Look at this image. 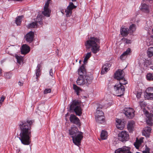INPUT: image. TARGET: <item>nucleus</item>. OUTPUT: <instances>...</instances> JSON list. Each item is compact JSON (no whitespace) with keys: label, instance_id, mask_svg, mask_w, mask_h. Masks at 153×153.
Segmentation results:
<instances>
[{"label":"nucleus","instance_id":"nucleus-28","mask_svg":"<svg viewBox=\"0 0 153 153\" xmlns=\"http://www.w3.org/2000/svg\"><path fill=\"white\" fill-rule=\"evenodd\" d=\"M23 17V16H17L16 18V20H15V23L17 25H20L22 22V19Z\"/></svg>","mask_w":153,"mask_h":153},{"label":"nucleus","instance_id":"nucleus-50","mask_svg":"<svg viewBox=\"0 0 153 153\" xmlns=\"http://www.w3.org/2000/svg\"><path fill=\"white\" fill-rule=\"evenodd\" d=\"M122 39H124V41H126V42L127 44H128L129 43H130V42H129V41H130V40H128L126 38H123Z\"/></svg>","mask_w":153,"mask_h":153},{"label":"nucleus","instance_id":"nucleus-37","mask_svg":"<svg viewBox=\"0 0 153 153\" xmlns=\"http://www.w3.org/2000/svg\"><path fill=\"white\" fill-rule=\"evenodd\" d=\"M15 57L17 59V62L19 64H20L21 62L22 61V58L17 55H16Z\"/></svg>","mask_w":153,"mask_h":153},{"label":"nucleus","instance_id":"nucleus-38","mask_svg":"<svg viewBox=\"0 0 153 153\" xmlns=\"http://www.w3.org/2000/svg\"><path fill=\"white\" fill-rule=\"evenodd\" d=\"M138 103L141 108L145 107L146 106L145 103L143 101L139 102Z\"/></svg>","mask_w":153,"mask_h":153},{"label":"nucleus","instance_id":"nucleus-36","mask_svg":"<svg viewBox=\"0 0 153 153\" xmlns=\"http://www.w3.org/2000/svg\"><path fill=\"white\" fill-rule=\"evenodd\" d=\"M96 119L97 121H98L99 123H101V121H102V122H104V118L103 116H101L98 117H96Z\"/></svg>","mask_w":153,"mask_h":153},{"label":"nucleus","instance_id":"nucleus-55","mask_svg":"<svg viewBox=\"0 0 153 153\" xmlns=\"http://www.w3.org/2000/svg\"><path fill=\"white\" fill-rule=\"evenodd\" d=\"M61 12H62V13L63 14H64V10H62L61 11Z\"/></svg>","mask_w":153,"mask_h":153},{"label":"nucleus","instance_id":"nucleus-4","mask_svg":"<svg viewBox=\"0 0 153 153\" xmlns=\"http://www.w3.org/2000/svg\"><path fill=\"white\" fill-rule=\"evenodd\" d=\"M85 44L86 48L88 49L91 48L92 52L94 54L100 51V39L99 38L91 37Z\"/></svg>","mask_w":153,"mask_h":153},{"label":"nucleus","instance_id":"nucleus-48","mask_svg":"<svg viewBox=\"0 0 153 153\" xmlns=\"http://www.w3.org/2000/svg\"><path fill=\"white\" fill-rule=\"evenodd\" d=\"M105 106V104H99V106L98 107H99L100 106V107H103L102 108V109L104 108H106V106Z\"/></svg>","mask_w":153,"mask_h":153},{"label":"nucleus","instance_id":"nucleus-20","mask_svg":"<svg viewBox=\"0 0 153 153\" xmlns=\"http://www.w3.org/2000/svg\"><path fill=\"white\" fill-rule=\"evenodd\" d=\"M143 137L140 138L139 140L137 138L135 142L134 143V146L137 149H138L141 145V143L143 142Z\"/></svg>","mask_w":153,"mask_h":153},{"label":"nucleus","instance_id":"nucleus-43","mask_svg":"<svg viewBox=\"0 0 153 153\" xmlns=\"http://www.w3.org/2000/svg\"><path fill=\"white\" fill-rule=\"evenodd\" d=\"M50 1L51 0H48L47 2L45 4L44 8H48L49 4H50Z\"/></svg>","mask_w":153,"mask_h":153},{"label":"nucleus","instance_id":"nucleus-13","mask_svg":"<svg viewBox=\"0 0 153 153\" xmlns=\"http://www.w3.org/2000/svg\"><path fill=\"white\" fill-rule=\"evenodd\" d=\"M38 24H39L40 25L42 24V19L41 18L37 17L36 19V22H33L28 25V27L29 28H34L35 26H37Z\"/></svg>","mask_w":153,"mask_h":153},{"label":"nucleus","instance_id":"nucleus-6","mask_svg":"<svg viewBox=\"0 0 153 153\" xmlns=\"http://www.w3.org/2000/svg\"><path fill=\"white\" fill-rule=\"evenodd\" d=\"M114 91L115 95L118 97H121L123 95L125 92V88L121 84H116L114 86Z\"/></svg>","mask_w":153,"mask_h":153},{"label":"nucleus","instance_id":"nucleus-58","mask_svg":"<svg viewBox=\"0 0 153 153\" xmlns=\"http://www.w3.org/2000/svg\"><path fill=\"white\" fill-rule=\"evenodd\" d=\"M80 62H81V61H80H80H79V63H80Z\"/></svg>","mask_w":153,"mask_h":153},{"label":"nucleus","instance_id":"nucleus-41","mask_svg":"<svg viewBox=\"0 0 153 153\" xmlns=\"http://www.w3.org/2000/svg\"><path fill=\"white\" fill-rule=\"evenodd\" d=\"M51 88H46L45 90L44 91V94H46L51 93Z\"/></svg>","mask_w":153,"mask_h":153},{"label":"nucleus","instance_id":"nucleus-5","mask_svg":"<svg viewBox=\"0 0 153 153\" xmlns=\"http://www.w3.org/2000/svg\"><path fill=\"white\" fill-rule=\"evenodd\" d=\"M81 104V102L76 100H73L70 107V110H74L76 115L80 116L82 114Z\"/></svg>","mask_w":153,"mask_h":153},{"label":"nucleus","instance_id":"nucleus-29","mask_svg":"<svg viewBox=\"0 0 153 153\" xmlns=\"http://www.w3.org/2000/svg\"><path fill=\"white\" fill-rule=\"evenodd\" d=\"M151 64V62L148 60H146V59H145L144 62V68H146L147 67L150 65Z\"/></svg>","mask_w":153,"mask_h":153},{"label":"nucleus","instance_id":"nucleus-32","mask_svg":"<svg viewBox=\"0 0 153 153\" xmlns=\"http://www.w3.org/2000/svg\"><path fill=\"white\" fill-rule=\"evenodd\" d=\"M147 79L149 81H153V75L151 73H148L146 76Z\"/></svg>","mask_w":153,"mask_h":153},{"label":"nucleus","instance_id":"nucleus-27","mask_svg":"<svg viewBox=\"0 0 153 153\" xmlns=\"http://www.w3.org/2000/svg\"><path fill=\"white\" fill-rule=\"evenodd\" d=\"M147 54L149 57L151 58L153 56V47L148 48L147 51Z\"/></svg>","mask_w":153,"mask_h":153},{"label":"nucleus","instance_id":"nucleus-26","mask_svg":"<svg viewBox=\"0 0 153 153\" xmlns=\"http://www.w3.org/2000/svg\"><path fill=\"white\" fill-rule=\"evenodd\" d=\"M108 137V133L105 130H102L100 134V137L102 140H105Z\"/></svg>","mask_w":153,"mask_h":153},{"label":"nucleus","instance_id":"nucleus-19","mask_svg":"<svg viewBox=\"0 0 153 153\" xmlns=\"http://www.w3.org/2000/svg\"><path fill=\"white\" fill-rule=\"evenodd\" d=\"M135 126V123L134 121L131 120L128 122L127 125V128L129 132H132Z\"/></svg>","mask_w":153,"mask_h":153},{"label":"nucleus","instance_id":"nucleus-47","mask_svg":"<svg viewBox=\"0 0 153 153\" xmlns=\"http://www.w3.org/2000/svg\"><path fill=\"white\" fill-rule=\"evenodd\" d=\"M141 95V92H138L137 93L136 96L138 98H139L140 97Z\"/></svg>","mask_w":153,"mask_h":153},{"label":"nucleus","instance_id":"nucleus-44","mask_svg":"<svg viewBox=\"0 0 153 153\" xmlns=\"http://www.w3.org/2000/svg\"><path fill=\"white\" fill-rule=\"evenodd\" d=\"M5 99V97L4 96H2L0 100V104L1 105L3 102H4Z\"/></svg>","mask_w":153,"mask_h":153},{"label":"nucleus","instance_id":"nucleus-9","mask_svg":"<svg viewBox=\"0 0 153 153\" xmlns=\"http://www.w3.org/2000/svg\"><path fill=\"white\" fill-rule=\"evenodd\" d=\"M124 114L129 119H132L134 116V110L131 108H126L124 110Z\"/></svg>","mask_w":153,"mask_h":153},{"label":"nucleus","instance_id":"nucleus-49","mask_svg":"<svg viewBox=\"0 0 153 153\" xmlns=\"http://www.w3.org/2000/svg\"><path fill=\"white\" fill-rule=\"evenodd\" d=\"M42 65L41 64H38L36 70H40V68L41 67Z\"/></svg>","mask_w":153,"mask_h":153},{"label":"nucleus","instance_id":"nucleus-12","mask_svg":"<svg viewBox=\"0 0 153 153\" xmlns=\"http://www.w3.org/2000/svg\"><path fill=\"white\" fill-rule=\"evenodd\" d=\"M34 33L30 31L27 33L24 36L26 41L29 43H31L33 42L34 38Z\"/></svg>","mask_w":153,"mask_h":153},{"label":"nucleus","instance_id":"nucleus-45","mask_svg":"<svg viewBox=\"0 0 153 153\" xmlns=\"http://www.w3.org/2000/svg\"><path fill=\"white\" fill-rule=\"evenodd\" d=\"M150 149L148 148H146L145 150L143 152V153H150Z\"/></svg>","mask_w":153,"mask_h":153},{"label":"nucleus","instance_id":"nucleus-11","mask_svg":"<svg viewBox=\"0 0 153 153\" xmlns=\"http://www.w3.org/2000/svg\"><path fill=\"white\" fill-rule=\"evenodd\" d=\"M144 97L148 100L153 99V88H148L147 89Z\"/></svg>","mask_w":153,"mask_h":153},{"label":"nucleus","instance_id":"nucleus-56","mask_svg":"<svg viewBox=\"0 0 153 153\" xmlns=\"http://www.w3.org/2000/svg\"><path fill=\"white\" fill-rule=\"evenodd\" d=\"M151 68L153 70V66H151Z\"/></svg>","mask_w":153,"mask_h":153},{"label":"nucleus","instance_id":"nucleus-10","mask_svg":"<svg viewBox=\"0 0 153 153\" xmlns=\"http://www.w3.org/2000/svg\"><path fill=\"white\" fill-rule=\"evenodd\" d=\"M130 147L124 146L118 148L115 151V153H132L130 151Z\"/></svg>","mask_w":153,"mask_h":153},{"label":"nucleus","instance_id":"nucleus-53","mask_svg":"<svg viewBox=\"0 0 153 153\" xmlns=\"http://www.w3.org/2000/svg\"><path fill=\"white\" fill-rule=\"evenodd\" d=\"M59 52V50L58 49H57V50L56 51V52L57 53V54L58 55V53Z\"/></svg>","mask_w":153,"mask_h":153},{"label":"nucleus","instance_id":"nucleus-35","mask_svg":"<svg viewBox=\"0 0 153 153\" xmlns=\"http://www.w3.org/2000/svg\"><path fill=\"white\" fill-rule=\"evenodd\" d=\"M116 126L118 129L122 130L123 129L124 127V125L123 123L120 124H117L116 125Z\"/></svg>","mask_w":153,"mask_h":153},{"label":"nucleus","instance_id":"nucleus-7","mask_svg":"<svg viewBox=\"0 0 153 153\" xmlns=\"http://www.w3.org/2000/svg\"><path fill=\"white\" fill-rule=\"evenodd\" d=\"M118 140L122 142L126 141L129 138L128 133L126 131H123L120 132L118 135Z\"/></svg>","mask_w":153,"mask_h":153},{"label":"nucleus","instance_id":"nucleus-30","mask_svg":"<svg viewBox=\"0 0 153 153\" xmlns=\"http://www.w3.org/2000/svg\"><path fill=\"white\" fill-rule=\"evenodd\" d=\"M73 88L76 92L77 95H79V91L81 90V89L75 84L73 85Z\"/></svg>","mask_w":153,"mask_h":153},{"label":"nucleus","instance_id":"nucleus-39","mask_svg":"<svg viewBox=\"0 0 153 153\" xmlns=\"http://www.w3.org/2000/svg\"><path fill=\"white\" fill-rule=\"evenodd\" d=\"M4 76L6 79H10L12 76L11 74L9 73H6L4 74Z\"/></svg>","mask_w":153,"mask_h":153},{"label":"nucleus","instance_id":"nucleus-16","mask_svg":"<svg viewBox=\"0 0 153 153\" xmlns=\"http://www.w3.org/2000/svg\"><path fill=\"white\" fill-rule=\"evenodd\" d=\"M145 114L147 118L146 120L147 124L149 126L152 125L153 123V114H149V112L147 111H146Z\"/></svg>","mask_w":153,"mask_h":153},{"label":"nucleus","instance_id":"nucleus-1","mask_svg":"<svg viewBox=\"0 0 153 153\" xmlns=\"http://www.w3.org/2000/svg\"><path fill=\"white\" fill-rule=\"evenodd\" d=\"M33 122L32 120L27 119L26 121L22 120L19 123L20 133L18 137L23 145H28L31 143V128Z\"/></svg>","mask_w":153,"mask_h":153},{"label":"nucleus","instance_id":"nucleus-23","mask_svg":"<svg viewBox=\"0 0 153 153\" xmlns=\"http://www.w3.org/2000/svg\"><path fill=\"white\" fill-rule=\"evenodd\" d=\"M141 10L145 13H148L149 12V7L145 4L142 5Z\"/></svg>","mask_w":153,"mask_h":153},{"label":"nucleus","instance_id":"nucleus-14","mask_svg":"<svg viewBox=\"0 0 153 153\" xmlns=\"http://www.w3.org/2000/svg\"><path fill=\"white\" fill-rule=\"evenodd\" d=\"M124 76V72L123 70L119 69L114 74V78L118 80L122 78H123Z\"/></svg>","mask_w":153,"mask_h":153},{"label":"nucleus","instance_id":"nucleus-24","mask_svg":"<svg viewBox=\"0 0 153 153\" xmlns=\"http://www.w3.org/2000/svg\"><path fill=\"white\" fill-rule=\"evenodd\" d=\"M131 49L130 48H128L126 50V51L124 52L120 56V59L122 60L124 59L126 56L130 54V53H131Z\"/></svg>","mask_w":153,"mask_h":153},{"label":"nucleus","instance_id":"nucleus-57","mask_svg":"<svg viewBox=\"0 0 153 153\" xmlns=\"http://www.w3.org/2000/svg\"><path fill=\"white\" fill-rule=\"evenodd\" d=\"M73 2H75L76 1V0H71Z\"/></svg>","mask_w":153,"mask_h":153},{"label":"nucleus","instance_id":"nucleus-18","mask_svg":"<svg viewBox=\"0 0 153 153\" xmlns=\"http://www.w3.org/2000/svg\"><path fill=\"white\" fill-rule=\"evenodd\" d=\"M129 29L128 28H125L122 26L120 30V34L123 36H126L129 33Z\"/></svg>","mask_w":153,"mask_h":153},{"label":"nucleus","instance_id":"nucleus-33","mask_svg":"<svg viewBox=\"0 0 153 153\" xmlns=\"http://www.w3.org/2000/svg\"><path fill=\"white\" fill-rule=\"evenodd\" d=\"M129 30L132 33L134 31H135L136 30L135 25L134 24H132L130 25Z\"/></svg>","mask_w":153,"mask_h":153},{"label":"nucleus","instance_id":"nucleus-3","mask_svg":"<svg viewBox=\"0 0 153 153\" xmlns=\"http://www.w3.org/2000/svg\"><path fill=\"white\" fill-rule=\"evenodd\" d=\"M69 134L72 138L73 143L79 146L83 137V133L79 131L75 125H73L69 130Z\"/></svg>","mask_w":153,"mask_h":153},{"label":"nucleus","instance_id":"nucleus-2","mask_svg":"<svg viewBox=\"0 0 153 153\" xmlns=\"http://www.w3.org/2000/svg\"><path fill=\"white\" fill-rule=\"evenodd\" d=\"M78 72L79 75L76 82L78 85H82L85 84L87 85L91 83L93 77L91 75H86V71L84 65H82L79 68Z\"/></svg>","mask_w":153,"mask_h":153},{"label":"nucleus","instance_id":"nucleus-52","mask_svg":"<svg viewBox=\"0 0 153 153\" xmlns=\"http://www.w3.org/2000/svg\"><path fill=\"white\" fill-rule=\"evenodd\" d=\"M18 84L20 86H21L23 85V83L19 81L18 82Z\"/></svg>","mask_w":153,"mask_h":153},{"label":"nucleus","instance_id":"nucleus-46","mask_svg":"<svg viewBox=\"0 0 153 153\" xmlns=\"http://www.w3.org/2000/svg\"><path fill=\"white\" fill-rule=\"evenodd\" d=\"M116 122H117V124H122L123 123V122H122L121 121V120L119 119H117L116 120Z\"/></svg>","mask_w":153,"mask_h":153},{"label":"nucleus","instance_id":"nucleus-40","mask_svg":"<svg viewBox=\"0 0 153 153\" xmlns=\"http://www.w3.org/2000/svg\"><path fill=\"white\" fill-rule=\"evenodd\" d=\"M41 74V71L40 70H36V78L37 79L39 77Z\"/></svg>","mask_w":153,"mask_h":153},{"label":"nucleus","instance_id":"nucleus-22","mask_svg":"<svg viewBox=\"0 0 153 153\" xmlns=\"http://www.w3.org/2000/svg\"><path fill=\"white\" fill-rule=\"evenodd\" d=\"M109 65L108 64L106 63L103 66L101 72V74H104L109 69Z\"/></svg>","mask_w":153,"mask_h":153},{"label":"nucleus","instance_id":"nucleus-34","mask_svg":"<svg viewBox=\"0 0 153 153\" xmlns=\"http://www.w3.org/2000/svg\"><path fill=\"white\" fill-rule=\"evenodd\" d=\"M91 56V52L88 53L86 54L85 57L84 59V61H87Z\"/></svg>","mask_w":153,"mask_h":153},{"label":"nucleus","instance_id":"nucleus-8","mask_svg":"<svg viewBox=\"0 0 153 153\" xmlns=\"http://www.w3.org/2000/svg\"><path fill=\"white\" fill-rule=\"evenodd\" d=\"M76 6H75L72 2H70L69 5L67 7L65 10L66 13V16L67 17H70L71 15L72 10L76 8Z\"/></svg>","mask_w":153,"mask_h":153},{"label":"nucleus","instance_id":"nucleus-54","mask_svg":"<svg viewBox=\"0 0 153 153\" xmlns=\"http://www.w3.org/2000/svg\"><path fill=\"white\" fill-rule=\"evenodd\" d=\"M1 71H2V70H1V68H0V75L1 74Z\"/></svg>","mask_w":153,"mask_h":153},{"label":"nucleus","instance_id":"nucleus-31","mask_svg":"<svg viewBox=\"0 0 153 153\" xmlns=\"http://www.w3.org/2000/svg\"><path fill=\"white\" fill-rule=\"evenodd\" d=\"M119 81V84H121V85H126L127 83V81L125 79V78L120 79L118 80Z\"/></svg>","mask_w":153,"mask_h":153},{"label":"nucleus","instance_id":"nucleus-17","mask_svg":"<svg viewBox=\"0 0 153 153\" xmlns=\"http://www.w3.org/2000/svg\"><path fill=\"white\" fill-rule=\"evenodd\" d=\"M30 51V47L27 44H24L22 46L21 53L22 54L25 55L28 53Z\"/></svg>","mask_w":153,"mask_h":153},{"label":"nucleus","instance_id":"nucleus-51","mask_svg":"<svg viewBox=\"0 0 153 153\" xmlns=\"http://www.w3.org/2000/svg\"><path fill=\"white\" fill-rule=\"evenodd\" d=\"M49 74L50 76H52L53 75V70L52 69H51L49 71Z\"/></svg>","mask_w":153,"mask_h":153},{"label":"nucleus","instance_id":"nucleus-21","mask_svg":"<svg viewBox=\"0 0 153 153\" xmlns=\"http://www.w3.org/2000/svg\"><path fill=\"white\" fill-rule=\"evenodd\" d=\"M103 107H97L96 110V113L95 115L96 117H99L103 116L104 113L102 111L100 110V109H102Z\"/></svg>","mask_w":153,"mask_h":153},{"label":"nucleus","instance_id":"nucleus-42","mask_svg":"<svg viewBox=\"0 0 153 153\" xmlns=\"http://www.w3.org/2000/svg\"><path fill=\"white\" fill-rule=\"evenodd\" d=\"M145 132H147V133H150L151 131V128L150 127H147L146 128L144 129Z\"/></svg>","mask_w":153,"mask_h":153},{"label":"nucleus","instance_id":"nucleus-15","mask_svg":"<svg viewBox=\"0 0 153 153\" xmlns=\"http://www.w3.org/2000/svg\"><path fill=\"white\" fill-rule=\"evenodd\" d=\"M70 120L71 122L77 126H80V122L79 119L75 115L71 114L70 117Z\"/></svg>","mask_w":153,"mask_h":153},{"label":"nucleus","instance_id":"nucleus-25","mask_svg":"<svg viewBox=\"0 0 153 153\" xmlns=\"http://www.w3.org/2000/svg\"><path fill=\"white\" fill-rule=\"evenodd\" d=\"M44 11L42 12V14L47 17H49L51 13V10L49 8H44Z\"/></svg>","mask_w":153,"mask_h":153}]
</instances>
